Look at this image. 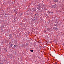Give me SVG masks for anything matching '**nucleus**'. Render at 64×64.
Wrapping results in <instances>:
<instances>
[{
  "label": "nucleus",
  "instance_id": "7ed1b4c3",
  "mask_svg": "<svg viewBox=\"0 0 64 64\" xmlns=\"http://www.w3.org/2000/svg\"><path fill=\"white\" fill-rule=\"evenodd\" d=\"M54 1L56 3V2H58V0H55Z\"/></svg>",
  "mask_w": 64,
  "mask_h": 64
},
{
  "label": "nucleus",
  "instance_id": "9b49d317",
  "mask_svg": "<svg viewBox=\"0 0 64 64\" xmlns=\"http://www.w3.org/2000/svg\"><path fill=\"white\" fill-rule=\"evenodd\" d=\"M57 64V62H56L55 63V64Z\"/></svg>",
  "mask_w": 64,
  "mask_h": 64
},
{
  "label": "nucleus",
  "instance_id": "2eb2a0df",
  "mask_svg": "<svg viewBox=\"0 0 64 64\" xmlns=\"http://www.w3.org/2000/svg\"><path fill=\"white\" fill-rule=\"evenodd\" d=\"M33 52V50H32V52Z\"/></svg>",
  "mask_w": 64,
  "mask_h": 64
},
{
  "label": "nucleus",
  "instance_id": "0eeeda50",
  "mask_svg": "<svg viewBox=\"0 0 64 64\" xmlns=\"http://www.w3.org/2000/svg\"><path fill=\"white\" fill-rule=\"evenodd\" d=\"M38 7H39V8H41V6H38Z\"/></svg>",
  "mask_w": 64,
  "mask_h": 64
},
{
  "label": "nucleus",
  "instance_id": "4468645a",
  "mask_svg": "<svg viewBox=\"0 0 64 64\" xmlns=\"http://www.w3.org/2000/svg\"><path fill=\"white\" fill-rule=\"evenodd\" d=\"M42 2H43V1H42Z\"/></svg>",
  "mask_w": 64,
  "mask_h": 64
},
{
  "label": "nucleus",
  "instance_id": "6e6552de",
  "mask_svg": "<svg viewBox=\"0 0 64 64\" xmlns=\"http://www.w3.org/2000/svg\"><path fill=\"white\" fill-rule=\"evenodd\" d=\"M30 52H32V50H30Z\"/></svg>",
  "mask_w": 64,
  "mask_h": 64
},
{
  "label": "nucleus",
  "instance_id": "20e7f679",
  "mask_svg": "<svg viewBox=\"0 0 64 64\" xmlns=\"http://www.w3.org/2000/svg\"><path fill=\"white\" fill-rule=\"evenodd\" d=\"M52 7L53 8H55L56 6H55V5H53Z\"/></svg>",
  "mask_w": 64,
  "mask_h": 64
},
{
  "label": "nucleus",
  "instance_id": "39448f33",
  "mask_svg": "<svg viewBox=\"0 0 64 64\" xmlns=\"http://www.w3.org/2000/svg\"><path fill=\"white\" fill-rule=\"evenodd\" d=\"M14 42H15V43H16V44L17 43V42L16 40H14Z\"/></svg>",
  "mask_w": 64,
  "mask_h": 64
},
{
  "label": "nucleus",
  "instance_id": "dca6fc26",
  "mask_svg": "<svg viewBox=\"0 0 64 64\" xmlns=\"http://www.w3.org/2000/svg\"><path fill=\"white\" fill-rule=\"evenodd\" d=\"M53 13V12H51V13Z\"/></svg>",
  "mask_w": 64,
  "mask_h": 64
},
{
  "label": "nucleus",
  "instance_id": "423d86ee",
  "mask_svg": "<svg viewBox=\"0 0 64 64\" xmlns=\"http://www.w3.org/2000/svg\"><path fill=\"white\" fill-rule=\"evenodd\" d=\"M10 37L12 38V36L11 35H10Z\"/></svg>",
  "mask_w": 64,
  "mask_h": 64
},
{
  "label": "nucleus",
  "instance_id": "9d476101",
  "mask_svg": "<svg viewBox=\"0 0 64 64\" xmlns=\"http://www.w3.org/2000/svg\"><path fill=\"white\" fill-rule=\"evenodd\" d=\"M14 47H16V45H14Z\"/></svg>",
  "mask_w": 64,
  "mask_h": 64
},
{
  "label": "nucleus",
  "instance_id": "ddd939ff",
  "mask_svg": "<svg viewBox=\"0 0 64 64\" xmlns=\"http://www.w3.org/2000/svg\"><path fill=\"white\" fill-rule=\"evenodd\" d=\"M26 44L27 45H28V44H27V43H26Z\"/></svg>",
  "mask_w": 64,
  "mask_h": 64
},
{
  "label": "nucleus",
  "instance_id": "f257e3e1",
  "mask_svg": "<svg viewBox=\"0 0 64 64\" xmlns=\"http://www.w3.org/2000/svg\"><path fill=\"white\" fill-rule=\"evenodd\" d=\"M54 30H57L58 29V28H56V27H54Z\"/></svg>",
  "mask_w": 64,
  "mask_h": 64
},
{
  "label": "nucleus",
  "instance_id": "1a4fd4ad",
  "mask_svg": "<svg viewBox=\"0 0 64 64\" xmlns=\"http://www.w3.org/2000/svg\"><path fill=\"white\" fill-rule=\"evenodd\" d=\"M12 46H13V45H12V44H11V45H10V47H12Z\"/></svg>",
  "mask_w": 64,
  "mask_h": 64
},
{
  "label": "nucleus",
  "instance_id": "f8f14e48",
  "mask_svg": "<svg viewBox=\"0 0 64 64\" xmlns=\"http://www.w3.org/2000/svg\"><path fill=\"white\" fill-rule=\"evenodd\" d=\"M16 52H15V55H16Z\"/></svg>",
  "mask_w": 64,
  "mask_h": 64
},
{
  "label": "nucleus",
  "instance_id": "f03ea898",
  "mask_svg": "<svg viewBox=\"0 0 64 64\" xmlns=\"http://www.w3.org/2000/svg\"><path fill=\"white\" fill-rule=\"evenodd\" d=\"M38 10H40V8L39 7H37L36 8Z\"/></svg>",
  "mask_w": 64,
  "mask_h": 64
}]
</instances>
